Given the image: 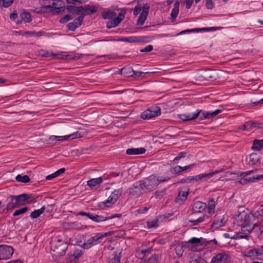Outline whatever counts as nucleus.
<instances>
[{"label":"nucleus","instance_id":"nucleus-42","mask_svg":"<svg viewBox=\"0 0 263 263\" xmlns=\"http://www.w3.org/2000/svg\"><path fill=\"white\" fill-rule=\"evenodd\" d=\"M215 208V201L213 199L210 200L208 204V212L209 214L214 213V210Z\"/></svg>","mask_w":263,"mask_h":263},{"label":"nucleus","instance_id":"nucleus-19","mask_svg":"<svg viewBox=\"0 0 263 263\" xmlns=\"http://www.w3.org/2000/svg\"><path fill=\"white\" fill-rule=\"evenodd\" d=\"M251 216H253V219L254 221L257 222V223H259V224H261L262 228L261 229H263V205H261L259 206L258 210L253 214L250 215Z\"/></svg>","mask_w":263,"mask_h":263},{"label":"nucleus","instance_id":"nucleus-39","mask_svg":"<svg viewBox=\"0 0 263 263\" xmlns=\"http://www.w3.org/2000/svg\"><path fill=\"white\" fill-rule=\"evenodd\" d=\"M15 179L17 181L23 183H27L30 181V178L27 175H18L16 176Z\"/></svg>","mask_w":263,"mask_h":263},{"label":"nucleus","instance_id":"nucleus-1","mask_svg":"<svg viewBox=\"0 0 263 263\" xmlns=\"http://www.w3.org/2000/svg\"><path fill=\"white\" fill-rule=\"evenodd\" d=\"M234 222L241 228L240 231L233 235L232 239H248L251 231L257 226V222L253 220V216L245 213L236 215Z\"/></svg>","mask_w":263,"mask_h":263},{"label":"nucleus","instance_id":"nucleus-14","mask_svg":"<svg viewBox=\"0 0 263 263\" xmlns=\"http://www.w3.org/2000/svg\"><path fill=\"white\" fill-rule=\"evenodd\" d=\"M129 192L133 196H136L146 193L143 186L141 180L134 183L132 186L129 189Z\"/></svg>","mask_w":263,"mask_h":263},{"label":"nucleus","instance_id":"nucleus-60","mask_svg":"<svg viewBox=\"0 0 263 263\" xmlns=\"http://www.w3.org/2000/svg\"><path fill=\"white\" fill-rule=\"evenodd\" d=\"M194 2V0H185L184 3L185 4V7L186 9H190Z\"/></svg>","mask_w":263,"mask_h":263},{"label":"nucleus","instance_id":"nucleus-58","mask_svg":"<svg viewBox=\"0 0 263 263\" xmlns=\"http://www.w3.org/2000/svg\"><path fill=\"white\" fill-rule=\"evenodd\" d=\"M85 10H89L91 14L95 13L97 12V9L94 6H90L89 5L85 7Z\"/></svg>","mask_w":263,"mask_h":263},{"label":"nucleus","instance_id":"nucleus-63","mask_svg":"<svg viewBox=\"0 0 263 263\" xmlns=\"http://www.w3.org/2000/svg\"><path fill=\"white\" fill-rule=\"evenodd\" d=\"M250 158L251 160H252V161L253 160L255 161L257 160V156L256 154H251L250 155Z\"/></svg>","mask_w":263,"mask_h":263},{"label":"nucleus","instance_id":"nucleus-11","mask_svg":"<svg viewBox=\"0 0 263 263\" xmlns=\"http://www.w3.org/2000/svg\"><path fill=\"white\" fill-rule=\"evenodd\" d=\"M222 28L221 27H205L201 28H194L191 29H186L181 31V32L177 33L176 36L184 34L187 33L191 32H210L214 31L217 30H220Z\"/></svg>","mask_w":263,"mask_h":263},{"label":"nucleus","instance_id":"nucleus-41","mask_svg":"<svg viewBox=\"0 0 263 263\" xmlns=\"http://www.w3.org/2000/svg\"><path fill=\"white\" fill-rule=\"evenodd\" d=\"M17 207H18V205H17V203L15 199L13 198H11V201H10L7 205L6 209L7 210H10Z\"/></svg>","mask_w":263,"mask_h":263},{"label":"nucleus","instance_id":"nucleus-21","mask_svg":"<svg viewBox=\"0 0 263 263\" xmlns=\"http://www.w3.org/2000/svg\"><path fill=\"white\" fill-rule=\"evenodd\" d=\"M124 18V15L122 13L119 14L117 17H114L108 21L106 24L107 28H111L117 26Z\"/></svg>","mask_w":263,"mask_h":263},{"label":"nucleus","instance_id":"nucleus-15","mask_svg":"<svg viewBox=\"0 0 263 263\" xmlns=\"http://www.w3.org/2000/svg\"><path fill=\"white\" fill-rule=\"evenodd\" d=\"M228 220V216L224 214L217 217L213 221L211 226L212 231L218 229V228L224 226Z\"/></svg>","mask_w":263,"mask_h":263},{"label":"nucleus","instance_id":"nucleus-52","mask_svg":"<svg viewBox=\"0 0 263 263\" xmlns=\"http://www.w3.org/2000/svg\"><path fill=\"white\" fill-rule=\"evenodd\" d=\"M204 216L202 217H200L197 219L191 220V222L193 224V226L197 225L198 223L202 222L204 221Z\"/></svg>","mask_w":263,"mask_h":263},{"label":"nucleus","instance_id":"nucleus-12","mask_svg":"<svg viewBox=\"0 0 263 263\" xmlns=\"http://www.w3.org/2000/svg\"><path fill=\"white\" fill-rule=\"evenodd\" d=\"M14 249L8 245H0V260L9 259L13 255Z\"/></svg>","mask_w":263,"mask_h":263},{"label":"nucleus","instance_id":"nucleus-9","mask_svg":"<svg viewBox=\"0 0 263 263\" xmlns=\"http://www.w3.org/2000/svg\"><path fill=\"white\" fill-rule=\"evenodd\" d=\"M161 115V109L158 106H153L147 108L141 114L140 117L143 120H149Z\"/></svg>","mask_w":263,"mask_h":263},{"label":"nucleus","instance_id":"nucleus-8","mask_svg":"<svg viewBox=\"0 0 263 263\" xmlns=\"http://www.w3.org/2000/svg\"><path fill=\"white\" fill-rule=\"evenodd\" d=\"M253 172V170H251L242 173L238 176L237 182L240 184H246L249 182H253L255 180H259L263 179V174L256 175L252 178H245V177L251 174Z\"/></svg>","mask_w":263,"mask_h":263},{"label":"nucleus","instance_id":"nucleus-43","mask_svg":"<svg viewBox=\"0 0 263 263\" xmlns=\"http://www.w3.org/2000/svg\"><path fill=\"white\" fill-rule=\"evenodd\" d=\"M170 172L172 174L174 175L179 174L182 172V166L179 165L172 166L170 168Z\"/></svg>","mask_w":263,"mask_h":263},{"label":"nucleus","instance_id":"nucleus-54","mask_svg":"<svg viewBox=\"0 0 263 263\" xmlns=\"http://www.w3.org/2000/svg\"><path fill=\"white\" fill-rule=\"evenodd\" d=\"M82 254V250L77 249V250H74L72 256L75 258L78 259L81 256Z\"/></svg>","mask_w":263,"mask_h":263},{"label":"nucleus","instance_id":"nucleus-44","mask_svg":"<svg viewBox=\"0 0 263 263\" xmlns=\"http://www.w3.org/2000/svg\"><path fill=\"white\" fill-rule=\"evenodd\" d=\"M28 211V208L26 206L21 208L19 209H17L14 211L13 214V216L14 217L17 216L18 215L23 214L25 213Z\"/></svg>","mask_w":263,"mask_h":263},{"label":"nucleus","instance_id":"nucleus-35","mask_svg":"<svg viewBox=\"0 0 263 263\" xmlns=\"http://www.w3.org/2000/svg\"><path fill=\"white\" fill-rule=\"evenodd\" d=\"M245 255L246 257H250L252 259H258L256 248L251 249L246 251L245 253Z\"/></svg>","mask_w":263,"mask_h":263},{"label":"nucleus","instance_id":"nucleus-46","mask_svg":"<svg viewBox=\"0 0 263 263\" xmlns=\"http://www.w3.org/2000/svg\"><path fill=\"white\" fill-rule=\"evenodd\" d=\"M158 220L155 219L152 221H149L146 222L147 227L148 228H157L158 226Z\"/></svg>","mask_w":263,"mask_h":263},{"label":"nucleus","instance_id":"nucleus-57","mask_svg":"<svg viewBox=\"0 0 263 263\" xmlns=\"http://www.w3.org/2000/svg\"><path fill=\"white\" fill-rule=\"evenodd\" d=\"M153 49V46L151 45H149L144 47L143 49H141V51L143 52H148L151 51Z\"/></svg>","mask_w":263,"mask_h":263},{"label":"nucleus","instance_id":"nucleus-5","mask_svg":"<svg viewBox=\"0 0 263 263\" xmlns=\"http://www.w3.org/2000/svg\"><path fill=\"white\" fill-rule=\"evenodd\" d=\"M170 179V178L168 177H157L151 175L141 181L145 191L146 192H148L156 189L160 183L167 181Z\"/></svg>","mask_w":263,"mask_h":263},{"label":"nucleus","instance_id":"nucleus-27","mask_svg":"<svg viewBox=\"0 0 263 263\" xmlns=\"http://www.w3.org/2000/svg\"><path fill=\"white\" fill-rule=\"evenodd\" d=\"M179 118L182 121H187L193 120L197 118V116L194 112L183 114L179 115Z\"/></svg>","mask_w":263,"mask_h":263},{"label":"nucleus","instance_id":"nucleus-28","mask_svg":"<svg viewBox=\"0 0 263 263\" xmlns=\"http://www.w3.org/2000/svg\"><path fill=\"white\" fill-rule=\"evenodd\" d=\"M146 150L143 147L132 148L126 150V154L129 155L143 154L145 152Z\"/></svg>","mask_w":263,"mask_h":263},{"label":"nucleus","instance_id":"nucleus-62","mask_svg":"<svg viewBox=\"0 0 263 263\" xmlns=\"http://www.w3.org/2000/svg\"><path fill=\"white\" fill-rule=\"evenodd\" d=\"M196 165L195 163L190 164L185 166H182V172L186 171L189 169L192 168Z\"/></svg>","mask_w":263,"mask_h":263},{"label":"nucleus","instance_id":"nucleus-24","mask_svg":"<svg viewBox=\"0 0 263 263\" xmlns=\"http://www.w3.org/2000/svg\"><path fill=\"white\" fill-rule=\"evenodd\" d=\"M179 7L180 2L179 1H176L171 13V19L172 22H174L178 16L179 12Z\"/></svg>","mask_w":263,"mask_h":263},{"label":"nucleus","instance_id":"nucleus-45","mask_svg":"<svg viewBox=\"0 0 263 263\" xmlns=\"http://www.w3.org/2000/svg\"><path fill=\"white\" fill-rule=\"evenodd\" d=\"M149 208L146 206L141 207L138 210H136L135 213L136 215H138L139 214H143L147 213L148 211Z\"/></svg>","mask_w":263,"mask_h":263},{"label":"nucleus","instance_id":"nucleus-10","mask_svg":"<svg viewBox=\"0 0 263 263\" xmlns=\"http://www.w3.org/2000/svg\"><path fill=\"white\" fill-rule=\"evenodd\" d=\"M221 109H216L214 111H203L201 109H197L195 114L200 120L209 119L215 117L221 112Z\"/></svg>","mask_w":263,"mask_h":263},{"label":"nucleus","instance_id":"nucleus-6","mask_svg":"<svg viewBox=\"0 0 263 263\" xmlns=\"http://www.w3.org/2000/svg\"><path fill=\"white\" fill-rule=\"evenodd\" d=\"M112 232L111 231L103 233H97L95 236L90 238L86 242L83 243L81 247L84 249H89L93 246L97 245L99 243L100 239L110 236Z\"/></svg>","mask_w":263,"mask_h":263},{"label":"nucleus","instance_id":"nucleus-36","mask_svg":"<svg viewBox=\"0 0 263 263\" xmlns=\"http://www.w3.org/2000/svg\"><path fill=\"white\" fill-rule=\"evenodd\" d=\"M256 126V124L252 121H248L245 123L241 129L243 130H250L252 127Z\"/></svg>","mask_w":263,"mask_h":263},{"label":"nucleus","instance_id":"nucleus-47","mask_svg":"<svg viewBox=\"0 0 263 263\" xmlns=\"http://www.w3.org/2000/svg\"><path fill=\"white\" fill-rule=\"evenodd\" d=\"M41 55L44 57L49 58L51 57H57L56 54L53 53L52 52L47 50H42L41 52Z\"/></svg>","mask_w":263,"mask_h":263},{"label":"nucleus","instance_id":"nucleus-56","mask_svg":"<svg viewBox=\"0 0 263 263\" xmlns=\"http://www.w3.org/2000/svg\"><path fill=\"white\" fill-rule=\"evenodd\" d=\"M72 17L69 14L66 15L64 17L61 18L60 21L61 23H64L67 22L69 20H71Z\"/></svg>","mask_w":263,"mask_h":263},{"label":"nucleus","instance_id":"nucleus-48","mask_svg":"<svg viewBox=\"0 0 263 263\" xmlns=\"http://www.w3.org/2000/svg\"><path fill=\"white\" fill-rule=\"evenodd\" d=\"M202 260V259L199 255H194L191 257L190 263H201Z\"/></svg>","mask_w":263,"mask_h":263},{"label":"nucleus","instance_id":"nucleus-51","mask_svg":"<svg viewBox=\"0 0 263 263\" xmlns=\"http://www.w3.org/2000/svg\"><path fill=\"white\" fill-rule=\"evenodd\" d=\"M258 259L263 260V245L256 248Z\"/></svg>","mask_w":263,"mask_h":263},{"label":"nucleus","instance_id":"nucleus-59","mask_svg":"<svg viewBox=\"0 0 263 263\" xmlns=\"http://www.w3.org/2000/svg\"><path fill=\"white\" fill-rule=\"evenodd\" d=\"M205 5L208 9H212L213 8V3L212 0H205Z\"/></svg>","mask_w":263,"mask_h":263},{"label":"nucleus","instance_id":"nucleus-61","mask_svg":"<svg viewBox=\"0 0 263 263\" xmlns=\"http://www.w3.org/2000/svg\"><path fill=\"white\" fill-rule=\"evenodd\" d=\"M89 0H67V2L68 4H71L73 2H77L78 3H84L88 2Z\"/></svg>","mask_w":263,"mask_h":263},{"label":"nucleus","instance_id":"nucleus-16","mask_svg":"<svg viewBox=\"0 0 263 263\" xmlns=\"http://www.w3.org/2000/svg\"><path fill=\"white\" fill-rule=\"evenodd\" d=\"M81 134L78 132H74L71 134L65 136H51L50 139L51 140H56L58 141H67L69 139L73 140L76 138H80Z\"/></svg>","mask_w":263,"mask_h":263},{"label":"nucleus","instance_id":"nucleus-26","mask_svg":"<svg viewBox=\"0 0 263 263\" xmlns=\"http://www.w3.org/2000/svg\"><path fill=\"white\" fill-rule=\"evenodd\" d=\"M190 189H187V191H180L178 193L175 201L177 203H180L181 202L186 200L189 194Z\"/></svg>","mask_w":263,"mask_h":263},{"label":"nucleus","instance_id":"nucleus-7","mask_svg":"<svg viewBox=\"0 0 263 263\" xmlns=\"http://www.w3.org/2000/svg\"><path fill=\"white\" fill-rule=\"evenodd\" d=\"M122 192L123 190L121 188L114 190L105 201L99 203V206L110 207L117 201L121 196Z\"/></svg>","mask_w":263,"mask_h":263},{"label":"nucleus","instance_id":"nucleus-50","mask_svg":"<svg viewBox=\"0 0 263 263\" xmlns=\"http://www.w3.org/2000/svg\"><path fill=\"white\" fill-rule=\"evenodd\" d=\"M202 238L193 237L189 239V241L192 244L197 245V246L201 244Z\"/></svg>","mask_w":263,"mask_h":263},{"label":"nucleus","instance_id":"nucleus-22","mask_svg":"<svg viewBox=\"0 0 263 263\" xmlns=\"http://www.w3.org/2000/svg\"><path fill=\"white\" fill-rule=\"evenodd\" d=\"M84 20L83 16H80L75 18L73 22L68 24V29L71 31H74L77 28L79 27L82 24Z\"/></svg>","mask_w":263,"mask_h":263},{"label":"nucleus","instance_id":"nucleus-31","mask_svg":"<svg viewBox=\"0 0 263 263\" xmlns=\"http://www.w3.org/2000/svg\"><path fill=\"white\" fill-rule=\"evenodd\" d=\"M197 182H198L197 175L187 176L182 178L180 181L181 183L187 184L194 183Z\"/></svg>","mask_w":263,"mask_h":263},{"label":"nucleus","instance_id":"nucleus-18","mask_svg":"<svg viewBox=\"0 0 263 263\" xmlns=\"http://www.w3.org/2000/svg\"><path fill=\"white\" fill-rule=\"evenodd\" d=\"M11 198H13L15 199L17 205L18 206L29 204L30 201L29 199L30 198V195L26 194H23L17 196H11Z\"/></svg>","mask_w":263,"mask_h":263},{"label":"nucleus","instance_id":"nucleus-49","mask_svg":"<svg viewBox=\"0 0 263 263\" xmlns=\"http://www.w3.org/2000/svg\"><path fill=\"white\" fill-rule=\"evenodd\" d=\"M120 256L116 254L114 257L108 260L107 263H120Z\"/></svg>","mask_w":263,"mask_h":263},{"label":"nucleus","instance_id":"nucleus-20","mask_svg":"<svg viewBox=\"0 0 263 263\" xmlns=\"http://www.w3.org/2000/svg\"><path fill=\"white\" fill-rule=\"evenodd\" d=\"M223 171V169H220L207 173H202L197 175L198 182L202 181L203 180L205 181L208 179H211L213 178L216 174L220 172H222Z\"/></svg>","mask_w":263,"mask_h":263},{"label":"nucleus","instance_id":"nucleus-32","mask_svg":"<svg viewBox=\"0 0 263 263\" xmlns=\"http://www.w3.org/2000/svg\"><path fill=\"white\" fill-rule=\"evenodd\" d=\"M263 147V139H255L254 140L252 149L255 151H259Z\"/></svg>","mask_w":263,"mask_h":263},{"label":"nucleus","instance_id":"nucleus-2","mask_svg":"<svg viewBox=\"0 0 263 263\" xmlns=\"http://www.w3.org/2000/svg\"><path fill=\"white\" fill-rule=\"evenodd\" d=\"M68 245L60 236H57L51 242L50 250L52 257L55 260L65 255Z\"/></svg>","mask_w":263,"mask_h":263},{"label":"nucleus","instance_id":"nucleus-53","mask_svg":"<svg viewBox=\"0 0 263 263\" xmlns=\"http://www.w3.org/2000/svg\"><path fill=\"white\" fill-rule=\"evenodd\" d=\"M158 260V256L153 255L148 259V263H157Z\"/></svg>","mask_w":263,"mask_h":263},{"label":"nucleus","instance_id":"nucleus-23","mask_svg":"<svg viewBox=\"0 0 263 263\" xmlns=\"http://www.w3.org/2000/svg\"><path fill=\"white\" fill-rule=\"evenodd\" d=\"M128 70L129 71V73L127 74V76H132V77H140L143 76H144L146 74H149V73H153L154 72H142V71H134L133 69L131 68H127ZM127 70V68H123L121 70V72L122 73H124L126 70Z\"/></svg>","mask_w":263,"mask_h":263},{"label":"nucleus","instance_id":"nucleus-55","mask_svg":"<svg viewBox=\"0 0 263 263\" xmlns=\"http://www.w3.org/2000/svg\"><path fill=\"white\" fill-rule=\"evenodd\" d=\"M13 0H3V6L5 8L9 7L12 3Z\"/></svg>","mask_w":263,"mask_h":263},{"label":"nucleus","instance_id":"nucleus-64","mask_svg":"<svg viewBox=\"0 0 263 263\" xmlns=\"http://www.w3.org/2000/svg\"><path fill=\"white\" fill-rule=\"evenodd\" d=\"M186 155V153L184 152H181L177 156L179 158L181 159L182 158H184Z\"/></svg>","mask_w":263,"mask_h":263},{"label":"nucleus","instance_id":"nucleus-3","mask_svg":"<svg viewBox=\"0 0 263 263\" xmlns=\"http://www.w3.org/2000/svg\"><path fill=\"white\" fill-rule=\"evenodd\" d=\"M64 3L61 0H52V2H48V0H43L41 3V7L37 9V12L45 13L52 12H59L64 6Z\"/></svg>","mask_w":263,"mask_h":263},{"label":"nucleus","instance_id":"nucleus-38","mask_svg":"<svg viewBox=\"0 0 263 263\" xmlns=\"http://www.w3.org/2000/svg\"><path fill=\"white\" fill-rule=\"evenodd\" d=\"M118 40L119 41L126 42L129 43H135L138 41L137 38L135 36L123 37L119 38Z\"/></svg>","mask_w":263,"mask_h":263},{"label":"nucleus","instance_id":"nucleus-4","mask_svg":"<svg viewBox=\"0 0 263 263\" xmlns=\"http://www.w3.org/2000/svg\"><path fill=\"white\" fill-rule=\"evenodd\" d=\"M150 5L148 3L139 2L135 7L133 10V15L137 16L139 15L137 21V25L142 26L144 24L146 20L149 11Z\"/></svg>","mask_w":263,"mask_h":263},{"label":"nucleus","instance_id":"nucleus-34","mask_svg":"<svg viewBox=\"0 0 263 263\" xmlns=\"http://www.w3.org/2000/svg\"><path fill=\"white\" fill-rule=\"evenodd\" d=\"M65 171V169L64 168H61L58 171H57L55 172L48 175L46 177V179L47 180H51L53 179V178L57 177L59 176H60L61 174L64 173Z\"/></svg>","mask_w":263,"mask_h":263},{"label":"nucleus","instance_id":"nucleus-30","mask_svg":"<svg viewBox=\"0 0 263 263\" xmlns=\"http://www.w3.org/2000/svg\"><path fill=\"white\" fill-rule=\"evenodd\" d=\"M13 34L15 35H21L22 36H40L41 35V32H36L35 31H15L13 32Z\"/></svg>","mask_w":263,"mask_h":263},{"label":"nucleus","instance_id":"nucleus-13","mask_svg":"<svg viewBox=\"0 0 263 263\" xmlns=\"http://www.w3.org/2000/svg\"><path fill=\"white\" fill-rule=\"evenodd\" d=\"M211 263H231L230 257L228 253L222 252L214 256Z\"/></svg>","mask_w":263,"mask_h":263},{"label":"nucleus","instance_id":"nucleus-33","mask_svg":"<svg viewBox=\"0 0 263 263\" xmlns=\"http://www.w3.org/2000/svg\"><path fill=\"white\" fill-rule=\"evenodd\" d=\"M45 210V207L43 206L41 209L35 210L32 212L30 215V217L32 219H35L39 217L41 214H42Z\"/></svg>","mask_w":263,"mask_h":263},{"label":"nucleus","instance_id":"nucleus-17","mask_svg":"<svg viewBox=\"0 0 263 263\" xmlns=\"http://www.w3.org/2000/svg\"><path fill=\"white\" fill-rule=\"evenodd\" d=\"M89 216L90 219L96 222H100L109 220L115 218H121L122 217V215L120 214H115L111 216L104 217L103 216L97 215L95 214L91 213Z\"/></svg>","mask_w":263,"mask_h":263},{"label":"nucleus","instance_id":"nucleus-37","mask_svg":"<svg viewBox=\"0 0 263 263\" xmlns=\"http://www.w3.org/2000/svg\"><path fill=\"white\" fill-rule=\"evenodd\" d=\"M20 16L25 23H30L32 21L30 13L24 11L22 12Z\"/></svg>","mask_w":263,"mask_h":263},{"label":"nucleus","instance_id":"nucleus-29","mask_svg":"<svg viewBox=\"0 0 263 263\" xmlns=\"http://www.w3.org/2000/svg\"><path fill=\"white\" fill-rule=\"evenodd\" d=\"M103 178L100 177L98 178H93L87 181V184L91 188H92L103 182Z\"/></svg>","mask_w":263,"mask_h":263},{"label":"nucleus","instance_id":"nucleus-25","mask_svg":"<svg viewBox=\"0 0 263 263\" xmlns=\"http://www.w3.org/2000/svg\"><path fill=\"white\" fill-rule=\"evenodd\" d=\"M206 204L205 203L198 201L196 202L193 206V210L195 213H201L206 208Z\"/></svg>","mask_w":263,"mask_h":263},{"label":"nucleus","instance_id":"nucleus-40","mask_svg":"<svg viewBox=\"0 0 263 263\" xmlns=\"http://www.w3.org/2000/svg\"><path fill=\"white\" fill-rule=\"evenodd\" d=\"M116 13L114 11H106L103 13L102 16L104 19H111L116 16Z\"/></svg>","mask_w":263,"mask_h":263}]
</instances>
